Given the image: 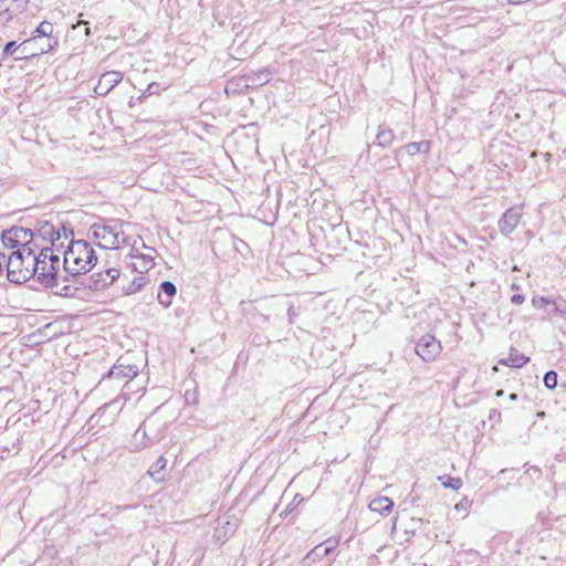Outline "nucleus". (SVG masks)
I'll list each match as a JSON object with an SVG mask.
<instances>
[{
  "label": "nucleus",
  "mask_w": 566,
  "mask_h": 566,
  "mask_svg": "<svg viewBox=\"0 0 566 566\" xmlns=\"http://www.w3.org/2000/svg\"><path fill=\"white\" fill-rule=\"evenodd\" d=\"M36 279L45 287H50L54 294L72 296L75 289L66 285V276L60 272L61 262L53 248H39L35 250Z\"/></svg>",
  "instance_id": "1"
},
{
  "label": "nucleus",
  "mask_w": 566,
  "mask_h": 566,
  "mask_svg": "<svg viewBox=\"0 0 566 566\" xmlns=\"http://www.w3.org/2000/svg\"><path fill=\"white\" fill-rule=\"evenodd\" d=\"M4 272L11 283L22 284L36 274L35 250L22 248L4 252Z\"/></svg>",
  "instance_id": "2"
},
{
  "label": "nucleus",
  "mask_w": 566,
  "mask_h": 566,
  "mask_svg": "<svg viewBox=\"0 0 566 566\" xmlns=\"http://www.w3.org/2000/svg\"><path fill=\"white\" fill-rule=\"evenodd\" d=\"M96 261L95 251L87 241H72L64 252L63 270L72 276L80 275L91 271Z\"/></svg>",
  "instance_id": "3"
},
{
  "label": "nucleus",
  "mask_w": 566,
  "mask_h": 566,
  "mask_svg": "<svg viewBox=\"0 0 566 566\" xmlns=\"http://www.w3.org/2000/svg\"><path fill=\"white\" fill-rule=\"evenodd\" d=\"M53 24L49 21L41 22L36 30L35 35L24 41L20 46H22L23 57L27 54L38 55L48 53L53 50L57 45V39L52 38ZM22 59V56L17 57V60Z\"/></svg>",
  "instance_id": "4"
},
{
  "label": "nucleus",
  "mask_w": 566,
  "mask_h": 566,
  "mask_svg": "<svg viewBox=\"0 0 566 566\" xmlns=\"http://www.w3.org/2000/svg\"><path fill=\"white\" fill-rule=\"evenodd\" d=\"M90 231L93 239L97 241L98 247L103 249L116 250L127 240L122 224L117 223H94Z\"/></svg>",
  "instance_id": "5"
},
{
  "label": "nucleus",
  "mask_w": 566,
  "mask_h": 566,
  "mask_svg": "<svg viewBox=\"0 0 566 566\" xmlns=\"http://www.w3.org/2000/svg\"><path fill=\"white\" fill-rule=\"evenodd\" d=\"M442 346L433 335L426 334L416 344V353L424 361H433L441 353Z\"/></svg>",
  "instance_id": "6"
},
{
  "label": "nucleus",
  "mask_w": 566,
  "mask_h": 566,
  "mask_svg": "<svg viewBox=\"0 0 566 566\" xmlns=\"http://www.w3.org/2000/svg\"><path fill=\"white\" fill-rule=\"evenodd\" d=\"M523 216V206H513L505 210L503 216L497 222L500 232L503 235L511 234L518 226Z\"/></svg>",
  "instance_id": "7"
},
{
  "label": "nucleus",
  "mask_w": 566,
  "mask_h": 566,
  "mask_svg": "<svg viewBox=\"0 0 566 566\" xmlns=\"http://www.w3.org/2000/svg\"><path fill=\"white\" fill-rule=\"evenodd\" d=\"M119 277V270L109 268L91 275L90 287L95 291H102L112 285Z\"/></svg>",
  "instance_id": "8"
},
{
  "label": "nucleus",
  "mask_w": 566,
  "mask_h": 566,
  "mask_svg": "<svg viewBox=\"0 0 566 566\" xmlns=\"http://www.w3.org/2000/svg\"><path fill=\"white\" fill-rule=\"evenodd\" d=\"M129 261L127 264L139 274L148 272L154 268V256L151 254L138 253L137 249L133 248L129 253Z\"/></svg>",
  "instance_id": "9"
},
{
  "label": "nucleus",
  "mask_w": 566,
  "mask_h": 566,
  "mask_svg": "<svg viewBox=\"0 0 566 566\" xmlns=\"http://www.w3.org/2000/svg\"><path fill=\"white\" fill-rule=\"evenodd\" d=\"M122 80L123 73L118 71L106 72L99 77L94 91L97 95L104 96L111 90H113Z\"/></svg>",
  "instance_id": "10"
},
{
  "label": "nucleus",
  "mask_w": 566,
  "mask_h": 566,
  "mask_svg": "<svg viewBox=\"0 0 566 566\" xmlns=\"http://www.w3.org/2000/svg\"><path fill=\"white\" fill-rule=\"evenodd\" d=\"M12 235L17 239L19 249L31 248L38 250L39 247L33 242V232L28 228L12 227L9 229Z\"/></svg>",
  "instance_id": "11"
},
{
  "label": "nucleus",
  "mask_w": 566,
  "mask_h": 566,
  "mask_svg": "<svg viewBox=\"0 0 566 566\" xmlns=\"http://www.w3.org/2000/svg\"><path fill=\"white\" fill-rule=\"evenodd\" d=\"M338 545V539L329 538L323 544L316 545L308 554L307 558H311L313 562L318 560L327 556L331 552L335 549Z\"/></svg>",
  "instance_id": "12"
},
{
  "label": "nucleus",
  "mask_w": 566,
  "mask_h": 566,
  "mask_svg": "<svg viewBox=\"0 0 566 566\" xmlns=\"http://www.w3.org/2000/svg\"><path fill=\"white\" fill-rule=\"evenodd\" d=\"M176 293H177L176 285L170 281H164L159 285L157 300L164 307L167 308L171 305V298L176 295Z\"/></svg>",
  "instance_id": "13"
},
{
  "label": "nucleus",
  "mask_w": 566,
  "mask_h": 566,
  "mask_svg": "<svg viewBox=\"0 0 566 566\" xmlns=\"http://www.w3.org/2000/svg\"><path fill=\"white\" fill-rule=\"evenodd\" d=\"M138 375V367L135 365H115L109 371L108 378L133 379Z\"/></svg>",
  "instance_id": "14"
},
{
  "label": "nucleus",
  "mask_w": 566,
  "mask_h": 566,
  "mask_svg": "<svg viewBox=\"0 0 566 566\" xmlns=\"http://www.w3.org/2000/svg\"><path fill=\"white\" fill-rule=\"evenodd\" d=\"M20 10L21 4L13 6L9 0H0V23L7 24Z\"/></svg>",
  "instance_id": "15"
},
{
  "label": "nucleus",
  "mask_w": 566,
  "mask_h": 566,
  "mask_svg": "<svg viewBox=\"0 0 566 566\" xmlns=\"http://www.w3.org/2000/svg\"><path fill=\"white\" fill-rule=\"evenodd\" d=\"M369 510L380 515H387L394 507V502L387 496H379L374 499L369 505Z\"/></svg>",
  "instance_id": "16"
},
{
  "label": "nucleus",
  "mask_w": 566,
  "mask_h": 566,
  "mask_svg": "<svg viewBox=\"0 0 566 566\" xmlns=\"http://www.w3.org/2000/svg\"><path fill=\"white\" fill-rule=\"evenodd\" d=\"M528 360V357L518 353L516 349L511 348L509 357L506 359H502L500 363L510 367L520 368L524 366Z\"/></svg>",
  "instance_id": "17"
},
{
  "label": "nucleus",
  "mask_w": 566,
  "mask_h": 566,
  "mask_svg": "<svg viewBox=\"0 0 566 566\" xmlns=\"http://www.w3.org/2000/svg\"><path fill=\"white\" fill-rule=\"evenodd\" d=\"M167 465V459L164 455H160L156 463L150 467L147 471V474L153 478L156 482H161L165 480V475L161 473Z\"/></svg>",
  "instance_id": "18"
},
{
  "label": "nucleus",
  "mask_w": 566,
  "mask_h": 566,
  "mask_svg": "<svg viewBox=\"0 0 566 566\" xmlns=\"http://www.w3.org/2000/svg\"><path fill=\"white\" fill-rule=\"evenodd\" d=\"M395 140V134L392 129L386 127V126H379L378 134L376 136L377 145L386 148L389 147Z\"/></svg>",
  "instance_id": "19"
},
{
  "label": "nucleus",
  "mask_w": 566,
  "mask_h": 566,
  "mask_svg": "<svg viewBox=\"0 0 566 566\" xmlns=\"http://www.w3.org/2000/svg\"><path fill=\"white\" fill-rule=\"evenodd\" d=\"M41 237L49 239L52 244L60 239V232L55 230L54 226L50 222H44L39 229Z\"/></svg>",
  "instance_id": "20"
},
{
  "label": "nucleus",
  "mask_w": 566,
  "mask_h": 566,
  "mask_svg": "<svg viewBox=\"0 0 566 566\" xmlns=\"http://www.w3.org/2000/svg\"><path fill=\"white\" fill-rule=\"evenodd\" d=\"M146 281L147 280L144 276H136L133 281L123 287L124 294L132 295L139 292L145 286Z\"/></svg>",
  "instance_id": "21"
},
{
  "label": "nucleus",
  "mask_w": 566,
  "mask_h": 566,
  "mask_svg": "<svg viewBox=\"0 0 566 566\" xmlns=\"http://www.w3.org/2000/svg\"><path fill=\"white\" fill-rule=\"evenodd\" d=\"M430 149V143L427 140L413 142L406 145V150L410 156H415L419 153H428Z\"/></svg>",
  "instance_id": "22"
},
{
  "label": "nucleus",
  "mask_w": 566,
  "mask_h": 566,
  "mask_svg": "<svg viewBox=\"0 0 566 566\" xmlns=\"http://www.w3.org/2000/svg\"><path fill=\"white\" fill-rule=\"evenodd\" d=\"M1 243H2V249L9 250L10 252L14 251V250H19L17 239L12 235V233L10 232L9 229L2 231Z\"/></svg>",
  "instance_id": "23"
},
{
  "label": "nucleus",
  "mask_w": 566,
  "mask_h": 566,
  "mask_svg": "<svg viewBox=\"0 0 566 566\" xmlns=\"http://www.w3.org/2000/svg\"><path fill=\"white\" fill-rule=\"evenodd\" d=\"M438 480L442 483L444 488H450L455 491L462 486V481L459 478H452L450 475H440Z\"/></svg>",
  "instance_id": "24"
},
{
  "label": "nucleus",
  "mask_w": 566,
  "mask_h": 566,
  "mask_svg": "<svg viewBox=\"0 0 566 566\" xmlns=\"http://www.w3.org/2000/svg\"><path fill=\"white\" fill-rule=\"evenodd\" d=\"M544 385L548 389H554L557 386V374L553 370L547 371L544 375Z\"/></svg>",
  "instance_id": "25"
},
{
  "label": "nucleus",
  "mask_w": 566,
  "mask_h": 566,
  "mask_svg": "<svg viewBox=\"0 0 566 566\" xmlns=\"http://www.w3.org/2000/svg\"><path fill=\"white\" fill-rule=\"evenodd\" d=\"M139 434L143 437V439H146V441H144L140 444L136 446L135 449H134L135 451L143 450V449H145L149 444V439L147 438V432H146V428H145L144 424H140L139 428L136 430L135 437H138Z\"/></svg>",
  "instance_id": "26"
},
{
  "label": "nucleus",
  "mask_w": 566,
  "mask_h": 566,
  "mask_svg": "<svg viewBox=\"0 0 566 566\" xmlns=\"http://www.w3.org/2000/svg\"><path fill=\"white\" fill-rule=\"evenodd\" d=\"M532 304L536 308H544L547 304H549V301L543 296H535L532 298Z\"/></svg>",
  "instance_id": "27"
},
{
  "label": "nucleus",
  "mask_w": 566,
  "mask_h": 566,
  "mask_svg": "<svg viewBox=\"0 0 566 566\" xmlns=\"http://www.w3.org/2000/svg\"><path fill=\"white\" fill-rule=\"evenodd\" d=\"M555 311L562 315H566V300L558 298L554 302Z\"/></svg>",
  "instance_id": "28"
},
{
  "label": "nucleus",
  "mask_w": 566,
  "mask_h": 566,
  "mask_svg": "<svg viewBox=\"0 0 566 566\" xmlns=\"http://www.w3.org/2000/svg\"><path fill=\"white\" fill-rule=\"evenodd\" d=\"M18 49L15 41H10L6 44L3 49V55L7 56L11 53H13Z\"/></svg>",
  "instance_id": "29"
},
{
  "label": "nucleus",
  "mask_w": 566,
  "mask_h": 566,
  "mask_svg": "<svg viewBox=\"0 0 566 566\" xmlns=\"http://www.w3.org/2000/svg\"><path fill=\"white\" fill-rule=\"evenodd\" d=\"M158 88H159V84L156 83V82H153L148 85V87L146 88L145 93L146 94H156L158 92Z\"/></svg>",
  "instance_id": "30"
},
{
  "label": "nucleus",
  "mask_w": 566,
  "mask_h": 566,
  "mask_svg": "<svg viewBox=\"0 0 566 566\" xmlns=\"http://www.w3.org/2000/svg\"><path fill=\"white\" fill-rule=\"evenodd\" d=\"M525 297L522 294H514L511 297V302L515 305H520L524 302Z\"/></svg>",
  "instance_id": "31"
},
{
  "label": "nucleus",
  "mask_w": 566,
  "mask_h": 566,
  "mask_svg": "<svg viewBox=\"0 0 566 566\" xmlns=\"http://www.w3.org/2000/svg\"><path fill=\"white\" fill-rule=\"evenodd\" d=\"M4 274V251L0 249V277Z\"/></svg>",
  "instance_id": "32"
},
{
  "label": "nucleus",
  "mask_w": 566,
  "mask_h": 566,
  "mask_svg": "<svg viewBox=\"0 0 566 566\" xmlns=\"http://www.w3.org/2000/svg\"><path fill=\"white\" fill-rule=\"evenodd\" d=\"M287 315H289V319H290V323L293 322V318L295 317L296 313H295V308L293 305H291L287 310Z\"/></svg>",
  "instance_id": "33"
},
{
  "label": "nucleus",
  "mask_w": 566,
  "mask_h": 566,
  "mask_svg": "<svg viewBox=\"0 0 566 566\" xmlns=\"http://www.w3.org/2000/svg\"><path fill=\"white\" fill-rule=\"evenodd\" d=\"M467 506H468V500H467V499H464V500H462L460 503H458V504L455 505V509H458V510H459V509H465Z\"/></svg>",
  "instance_id": "34"
},
{
  "label": "nucleus",
  "mask_w": 566,
  "mask_h": 566,
  "mask_svg": "<svg viewBox=\"0 0 566 566\" xmlns=\"http://www.w3.org/2000/svg\"><path fill=\"white\" fill-rule=\"evenodd\" d=\"M11 4L13 6H17V4H23V3H27L29 0H9Z\"/></svg>",
  "instance_id": "35"
},
{
  "label": "nucleus",
  "mask_w": 566,
  "mask_h": 566,
  "mask_svg": "<svg viewBox=\"0 0 566 566\" xmlns=\"http://www.w3.org/2000/svg\"><path fill=\"white\" fill-rule=\"evenodd\" d=\"M509 398H510L511 401H515L517 399V395L516 394H510Z\"/></svg>",
  "instance_id": "36"
},
{
  "label": "nucleus",
  "mask_w": 566,
  "mask_h": 566,
  "mask_svg": "<svg viewBox=\"0 0 566 566\" xmlns=\"http://www.w3.org/2000/svg\"><path fill=\"white\" fill-rule=\"evenodd\" d=\"M504 395V391L502 389H499L496 392H495V396L496 397H501Z\"/></svg>",
  "instance_id": "37"
},
{
  "label": "nucleus",
  "mask_w": 566,
  "mask_h": 566,
  "mask_svg": "<svg viewBox=\"0 0 566 566\" xmlns=\"http://www.w3.org/2000/svg\"><path fill=\"white\" fill-rule=\"evenodd\" d=\"M301 501H302V499H300L298 495H295L294 499H293V502H301Z\"/></svg>",
  "instance_id": "38"
},
{
  "label": "nucleus",
  "mask_w": 566,
  "mask_h": 566,
  "mask_svg": "<svg viewBox=\"0 0 566 566\" xmlns=\"http://www.w3.org/2000/svg\"><path fill=\"white\" fill-rule=\"evenodd\" d=\"M90 33H91L90 28H86V29H85V34H86V35H90Z\"/></svg>",
  "instance_id": "39"
},
{
  "label": "nucleus",
  "mask_w": 566,
  "mask_h": 566,
  "mask_svg": "<svg viewBox=\"0 0 566 566\" xmlns=\"http://www.w3.org/2000/svg\"><path fill=\"white\" fill-rule=\"evenodd\" d=\"M512 289H513V290H518V289H520V286H518L517 284H513V285H512Z\"/></svg>",
  "instance_id": "40"
},
{
  "label": "nucleus",
  "mask_w": 566,
  "mask_h": 566,
  "mask_svg": "<svg viewBox=\"0 0 566 566\" xmlns=\"http://www.w3.org/2000/svg\"><path fill=\"white\" fill-rule=\"evenodd\" d=\"M78 24H87V22L86 21H78L77 25Z\"/></svg>",
  "instance_id": "41"
},
{
  "label": "nucleus",
  "mask_w": 566,
  "mask_h": 566,
  "mask_svg": "<svg viewBox=\"0 0 566 566\" xmlns=\"http://www.w3.org/2000/svg\"><path fill=\"white\" fill-rule=\"evenodd\" d=\"M142 244H143V248L151 250L150 248L146 247V244L144 242Z\"/></svg>",
  "instance_id": "42"
},
{
  "label": "nucleus",
  "mask_w": 566,
  "mask_h": 566,
  "mask_svg": "<svg viewBox=\"0 0 566 566\" xmlns=\"http://www.w3.org/2000/svg\"><path fill=\"white\" fill-rule=\"evenodd\" d=\"M538 417H543L544 416V412H538L537 413Z\"/></svg>",
  "instance_id": "43"
}]
</instances>
